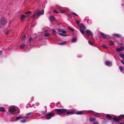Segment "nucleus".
I'll list each match as a JSON object with an SVG mask.
<instances>
[{
  "label": "nucleus",
  "mask_w": 124,
  "mask_h": 124,
  "mask_svg": "<svg viewBox=\"0 0 124 124\" xmlns=\"http://www.w3.org/2000/svg\"><path fill=\"white\" fill-rule=\"evenodd\" d=\"M25 118L26 119H27V118H28V117H23V118Z\"/></svg>",
  "instance_id": "603ef678"
},
{
  "label": "nucleus",
  "mask_w": 124,
  "mask_h": 124,
  "mask_svg": "<svg viewBox=\"0 0 124 124\" xmlns=\"http://www.w3.org/2000/svg\"><path fill=\"white\" fill-rule=\"evenodd\" d=\"M54 114L52 113H50L45 115V116H46V119L47 120H49L50 119L52 116H54Z\"/></svg>",
  "instance_id": "20e7f679"
},
{
  "label": "nucleus",
  "mask_w": 124,
  "mask_h": 124,
  "mask_svg": "<svg viewBox=\"0 0 124 124\" xmlns=\"http://www.w3.org/2000/svg\"><path fill=\"white\" fill-rule=\"evenodd\" d=\"M2 54V51H0V55Z\"/></svg>",
  "instance_id": "3c124183"
},
{
  "label": "nucleus",
  "mask_w": 124,
  "mask_h": 124,
  "mask_svg": "<svg viewBox=\"0 0 124 124\" xmlns=\"http://www.w3.org/2000/svg\"><path fill=\"white\" fill-rule=\"evenodd\" d=\"M95 119L93 118H91L90 119V120L91 121L93 122L95 120Z\"/></svg>",
  "instance_id": "bb28decb"
},
{
  "label": "nucleus",
  "mask_w": 124,
  "mask_h": 124,
  "mask_svg": "<svg viewBox=\"0 0 124 124\" xmlns=\"http://www.w3.org/2000/svg\"><path fill=\"white\" fill-rule=\"evenodd\" d=\"M20 48L21 49H23L24 47L25 46V45L24 44H22L20 45Z\"/></svg>",
  "instance_id": "a211bd4d"
},
{
  "label": "nucleus",
  "mask_w": 124,
  "mask_h": 124,
  "mask_svg": "<svg viewBox=\"0 0 124 124\" xmlns=\"http://www.w3.org/2000/svg\"><path fill=\"white\" fill-rule=\"evenodd\" d=\"M113 36L117 38H119L120 37V35L117 34H113Z\"/></svg>",
  "instance_id": "2eb2a0df"
},
{
  "label": "nucleus",
  "mask_w": 124,
  "mask_h": 124,
  "mask_svg": "<svg viewBox=\"0 0 124 124\" xmlns=\"http://www.w3.org/2000/svg\"><path fill=\"white\" fill-rule=\"evenodd\" d=\"M66 44V42H63L59 43L58 44L59 45H64Z\"/></svg>",
  "instance_id": "393cba45"
},
{
  "label": "nucleus",
  "mask_w": 124,
  "mask_h": 124,
  "mask_svg": "<svg viewBox=\"0 0 124 124\" xmlns=\"http://www.w3.org/2000/svg\"><path fill=\"white\" fill-rule=\"evenodd\" d=\"M55 111L57 112V114L59 115L67 111V110L65 109H55Z\"/></svg>",
  "instance_id": "f03ea898"
},
{
  "label": "nucleus",
  "mask_w": 124,
  "mask_h": 124,
  "mask_svg": "<svg viewBox=\"0 0 124 124\" xmlns=\"http://www.w3.org/2000/svg\"><path fill=\"white\" fill-rule=\"evenodd\" d=\"M37 15L36 13H35L32 16V18H33L34 16L36 15Z\"/></svg>",
  "instance_id": "37998d69"
},
{
  "label": "nucleus",
  "mask_w": 124,
  "mask_h": 124,
  "mask_svg": "<svg viewBox=\"0 0 124 124\" xmlns=\"http://www.w3.org/2000/svg\"><path fill=\"white\" fill-rule=\"evenodd\" d=\"M23 117H17L16 118V119L14 120L15 121H16V120H18L21 119H22L23 118Z\"/></svg>",
  "instance_id": "4be33fe9"
},
{
  "label": "nucleus",
  "mask_w": 124,
  "mask_h": 124,
  "mask_svg": "<svg viewBox=\"0 0 124 124\" xmlns=\"http://www.w3.org/2000/svg\"><path fill=\"white\" fill-rule=\"evenodd\" d=\"M60 12L62 13H64L65 12V10L63 9L60 10Z\"/></svg>",
  "instance_id": "e433bc0d"
},
{
  "label": "nucleus",
  "mask_w": 124,
  "mask_h": 124,
  "mask_svg": "<svg viewBox=\"0 0 124 124\" xmlns=\"http://www.w3.org/2000/svg\"><path fill=\"white\" fill-rule=\"evenodd\" d=\"M76 22L78 23H79V22L78 21H77Z\"/></svg>",
  "instance_id": "864d4df0"
},
{
  "label": "nucleus",
  "mask_w": 124,
  "mask_h": 124,
  "mask_svg": "<svg viewBox=\"0 0 124 124\" xmlns=\"http://www.w3.org/2000/svg\"><path fill=\"white\" fill-rule=\"evenodd\" d=\"M52 30L54 32V34L55 35L56 33L55 30L54 29H52Z\"/></svg>",
  "instance_id": "c9c22d12"
},
{
  "label": "nucleus",
  "mask_w": 124,
  "mask_h": 124,
  "mask_svg": "<svg viewBox=\"0 0 124 124\" xmlns=\"http://www.w3.org/2000/svg\"><path fill=\"white\" fill-rule=\"evenodd\" d=\"M49 19L50 21L53 20L54 19V16H51L49 18Z\"/></svg>",
  "instance_id": "aec40b11"
},
{
  "label": "nucleus",
  "mask_w": 124,
  "mask_h": 124,
  "mask_svg": "<svg viewBox=\"0 0 124 124\" xmlns=\"http://www.w3.org/2000/svg\"><path fill=\"white\" fill-rule=\"evenodd\" d=\"M25 15H28L29 16V15L31 14V11H28L27 12H25Z\"/></svg>",
  "instance_id": "6ab92c4d"
},
{
  "label": "nucleus",
  "mask_w": 124,
  "mask_h": 124,
  "mask_svg": "<svg viewBox=\"0 0 124 124\" xmlns=\"http://www.w3.org/2000/svg\"><path fill=\"white\" fill-rule=\"evenodd\" d=\"M77 40V39L76 38H74L72 40V41L73 42H76Z\"/></svg>",
  "instance_id": "72a5a7b5"
},
{
  "label": "nucleus",
  "mask_w": 124,
  "mask_h": 124,
  "mask_svg": "<svg viewBox=\"0 0 124 124\" xmlns=\"http://www.w3.org/2000/svg\"><path fill=\"white\" fill-rule=\"evenodd\" d=\"M75 15H76V16H78V15H77V14H76Z\"/></svg>",
  "instance_id": "13d9d810"
},
{
  "label": "nucleus",
  "mask_w": 124,
  "mask_h": 124,
  "mask_svg": "<svg viewBox=\"0 0 124 124\" xmlns=\"http://www.w3.org/2000/svg\"><path fill=\"white\" fill-rule=\"evenodd\" d=\"M119 118L121 119H122L124 118V115H121L119 116Z\"/></svg>",
  "instance_id": "412c9836"
},
{
  "label": "nucleus",
  "mask_w": 124,
  "mask_h": 124,
  "mask_svg": "<svg viewBox=\"0 0 124 124\" xmlns=\"http://www.w3.org/2000/svg\"><path fill=\"white\" fill-rule=\"evenodd\" d=\"M87 37L92 36L93 34L91 31L89 30H87L85 31Z\"/></svg>",
  "instance_id": "39448f33"
},
{
  "label": "nucleus",
  "mask_w": 124,
  "mask_h": 124,
  "mask_svg": "<svg viewBox=\"0 0 124 124\" xmlns=\"http://www.w3.org/2000/svg\"><path fill=\"white\" fill-rule=\"evenodd\" d=\"M123 48L122 47H121L120 48H117L116 49V51L117 52H120L123 50Z\"/></svg>",
  "instance_id": "f8f14e48"
},
{
  "label": "nucleus",
  "mask_w": 124,
  "mask_h": 124,
  "mask_svg": "<svg viewBox=\"0 0 124 124\" xmlns=\"http://www.w3.org/2000/svg\"><path fill=\"white\" fill-rule=\"evenodd\" d=\"M69 112L70 113V115L75 114V112L74 111H71Z\"/></svg>",
  "instance_id": "c85d7f7f"
},
{
  "label": "nucleus",
  "mask_w": 124,
  "mask_h": 124,
  "mask_svg": "<svg viewBox=\"0 0 124 124\" xmlns=\"http://www.w3.org/2000/svg\"><path fill=\"white\" fill-rule=\"evenodd\" d=\"M101 36L103 38H107L108 39H110V37L108 35H105L103 33L101 32Z\"/></svg>",
  "instance_id": "423d86ee"
},
{
  "label": "nucleus",
  "mask_w": 124,
  "mask_h": 124,
  "mask_svg": "<svg viewBox=\"0 0 124 124\" xmlns=\"http://www.w3.org/2000/svg\"><path fill=\"white\" fill-rule=\"evenodd\" d=\"M58 34L62 36H63V37H65V36H67V35H65L64 34H62L61 33H58Z\"/></svg>",
  "instance_id": "c756f323"
},
{
  "label": "nucleus",
  "mask_w": 124,
  "mask_h": 124,
  "mask_svg": "<svg viewBox=\"0 0 124 124\" xmlns=\"http://www.w3.org/2000/svg\"><path fill=\"white\" fill-rule=\"evenodd\" d=\"M37 37V36H36V37L34 38H32V37H31L30 39L29 40V42L30 43L31 41H33L34 39H35Z\"/></svg>",
  "instance_id": "f3484780"
},
{
  "label": "nucleus",
  "mask_w": 124,
  "mask_h": 124,
  "mask_svg": "<svg viewBox=\"0 0 124 124\" xmlns=\"http://www.w3.org/2000/svg\"><path fill=\"white\" fill-rule=\"evenodd\" d=\"M8 112L10 115H18L20 113L19 108L14 106H11L9 107Z\"/></svg>",
  "instance_id": "f257e3e1"
},
{
  "label": "nucleus",
  "mask_w": 124,
  "mask_h": 124,
  "mask_svg": "<svg viewBox=\"0 0 124 124\" xmlns=\"http://www.w3.org/2000/svg\"><path fill=\"white\" fill-rule=\"evenodd\" d=\"M59 8H61V7H58Z\"/></svg>",
  "instance_id": "6e6d98bb"
},
{
  "label": "nucleus",
  "mask_w": 124,
  "mask_h": 124,
  "mask_svg": "<svg viewBox=\"0 0 124 124\" xmlns=\"http://www.w3.org/2000/svg\"><path fill=\"white\" fill-rule=\"evenodd\" d=\"M58 31L59 32H61L63 33H67V32L63 29H58Z\"/></svg>",
  "instance_id": "6e6552de"
},
{
  "label": "nucleus",
  "mask_w": 124,
  "mask_h": 124,
  "mask_svg": "<svg viewBox=\"0 0 124 124\" xmlns=\"http://www.w3.org/2000/svg\"><path fill=\"white\" fill-rule=\"evenodd\" d=\"M25 35H24L23 36V37L22 40V41H23L25 40Z\"/></svg>",
  "instance_id": "2f4dec72"
},
{
  "label": "nucleus",
  "mask_w": 124,
  "mask_h": 124,
  "mask_svg": "<svg viewBox=\"0 0 124 124\" xmlns=\"http://www.w3.org/2000/svg\"><path fill=\"white\" fill-rule=\"evenodd\" d=\"M113 120L116 121L117 122H119V121L120 120V119H119V117H114L113 118Z\"/></svg>",
  "instance_id": "ddd939ff"
},
{
  "label": "nucleus",
  "mask_w": 124,
  "mask_h": 124,
  "mask_svg": "<svg viewBox=\"0 0 124 124\" xmlns=\"http://www.w3.org/2000/svg\"><path fill=\"white\" fill-rule=\"evenodd\" d=\"M88 42L89 44L91 45H93L94 44L93 43H92L90 41H88Z\"/></svg>",
  "instance_id": "4c0bfd02"
},
{
  "label": "nucleus",
  "mask_w": 124,
  "mask_h": 124,
  "mask_svg": "<svg viewBox=\"0 0 124 124\" xmlns=\"http://www.w3.org/2000/svg\"><path fill=\"white\" fill-rule=\"evenodd\" d=\"M105 64L106 65L108 66H111L112 65L111 63L109 61L105 62Z\"/></svg>",
  "instance_id": "9d476101"
},
{
  "label": "nucleus",
  "mask_w": 124,
  "mask_h": 124,
  "mask_svg": "<svg viewBox=\"0 0 124 124\" xmlns=\"http://www.w3.org/2000/svg\"><path fill=\"white\" fill-rule=\"evenodd\" d=\"M94 116H97V115H94Z\"/></svg>",
  "instance_id": "bf43d9fd"
},
{
  "label": "nucleus",
  "mask_w": 124,
  "mask_h": 124,
  "mask_svg": "<svg viewBox=\"0 0 124 124\" xmlns=\"http://www.w3.org/2000/svg\"><path fill=\"white\" fill-rule=\"evenodd\" d=\"M123 68L122 66H119V69H120V70L121 71H122Z\"/></svg>",
  "instance_id": "f704fd0d"
},
{
  "label": "nucleus",
  "mask_w": 124,
  "mask_h": 124,
  "mask_svg": "<svg viewBox=\"0 0 124 124\" xmlns=\"http://www.w3.org/2000/svg\"><path fill=\"white\" fill-rule=\"evenodd\" d=\"M45 113L43 111L41 112L42 115L44 114Z\"/></svg>",
  "instance_id": "09e8293b"
},
{
  "label": "nucleus",
  "mask_w": 124,
  "mask_h": 124,
  "mask_svg": "<svg viewBox=\"0 0 124 124\" xmlns=\"http://www.w3.org/2000/svg\"><path fill=\"white\" fill-rule=\"evenodd\" d=\"M119 124H123L122 123H119Z\"/></svg>",
  "instance_id": "4d7b16f0"
},
{
  "label": "nucleus",
  "mask_w": 124,
  "mask_h": 124,
  "mask_svg": "<svg viewBox=\"0 0 124 124\" xmlns=\"http://www.w3.org/2000/svg\"><path fill=\"white\" fill-rule=\"evenodd\" d=\"M106 117L108 119H111L112 118V117L110 116L109 114H107L106 116Z\"/></svg>",
  "instance_id": "dca6fc26"
},
{
  "label": "nucleus",
  "mask_w": 124,
  "mask_h": 124,
  "mask_svg": "<svg viewBox=\"0 0 124 124\" xmlns=\"http://www.w3.org/2000/svg\"><path fill=\"white\" fill-rule=\"evenodd\" d=\"M66 114H68L70 115V113L69 111L66 112Z\"/></svg>",
  "instance_id": "c03bdc74"
},
{
  "label": "nucleus",
  "mask_w": 124,
  "mask_h": 124,
  "mask_svg": "<svg viewBox=\"0 0 124 124\" xmlns=\"http://www.w3.org/2000/svg\"><path fill=\"white\" fill-rule=\"evenodd\" d=\"M3 23H2L3 24H5V23H4V22H5V23H6V21L4 20H3Z\"/></svg>",
  "instance_id": "a18cd8bd"
},
{
  "label": "nucleus",
  "mask_w": 124,
  "mask_h": 124,
  "mask_svg": "<svg viewBox=\"0 0 124 124\" xmlns=\"http://www.w3.org/2000/svg\"><path fill=\"white\" fill-rule=\"evenodd\" d=\"M20 121L22 123H24L26 122V119H25L22 120L21 121Z\"/></svg>",
  "instance_id": "7c9ffc66"
},
{
  "label": "nucleus",
  "mask_w": 124,
  "mask_h": 124,
  "mask_svg": "<svg viewBox=\"0 0 124 124\" xmlns=\"http://www.w3.org/2000/svg\"><path fill=\"white\" fill-rule=\"evenodd\" d=\"M85 37V39H86V38Z\"/></svg>",
  "instance_id": "052dcab7"
},
{
  "label": "nucleus",
  "mask_w": 124,
  "mask_h": 124,
  "mask_svg": "<svg viewBox=\"0 0 124 124\" xmlns=\"http://www.w3.org/2000/svg\"><path fill=\"white\" fill-rule=\"evenodd\" d=\"M88 112H89V113H92L93 112H94V111H92V110H89L88 111Z\"/></svg>",
  "instance_id": "58836bf2"
},
{
  "label": "nucleus",
  "mask_w": 124,
  "mask_h": 124,
  "mask_svg": "<svg viewBox=\"0 0 124 124\" xmlns=\"http://www.w3.org/2000/svg\"><path fill=\"white\" fill-rule=\"evenodd\" d=\"M10 121H11V122H13V121L12 120H10Z\"/></svg>",
  "instance_id": "5fc2aeb1"
},
{
  "label": "nucleus",
  "mask_w": 124,
  "mask_h": 124,
  "mask_svg": "<svg viewBox=\"0 0 124 124\" xmlns=\"http://www.w3.org/2000/svg\"><path fill=\"white\" fill-rule=\"evenodd\" d=\"M54 12L55 13H59V12L56 10H54Z\"/></svg>",
  "instance_id": "a19ab883"
},
{
  "label": "nucleus",
  "mask_w": 124,
  "mask_h": 124,
  "mask_svg": "<svg viewBox=\"0 0 124 124\" xmlns=\"http://www.w3.org/2000/svg\"><path fill=\"white\" fill-rule=\"evenodd\" d=\"M68 28L70 29L71 31H74V30L72 28H70V27H68Z\"/></svg>",
  "instance_id": "473e14b6"
},
{
  "label": "nucleus",
  "mask_w": 124,
  "mask_h": 124,
  "mask_svg": "<svg viewBox=\"0 0 124 124\" xmlns=\"http://www.w3.org/2000/svg\"><path fill=\"white\" fill-rule=\"evenodd\" d=\"M121 62L123 64H124V60H123L121 61Z\"/></svg>",
  "instance_id": "de8ad7c7"
},
{
  "label": "nucleus",
  "mask_w": 124,
  "mask_h": 124,
  "mask_svg": "<svg viewBox=\"0 0 124 124\" xmlns=\"http://www.w3.org/2000/svg\"><path fill=\"white\" fill-rule=\"evenodd\" d=\"M102 47L103 48H108V46H107L105 44H104L102 45Z\"/></svg>",
  "instance_id": "cd10ccee"
},
{
  "label": "nucleus",
  "mask_w": 124,
  "mask_h": 124,
  "mask_svg": "<svg viewBox=\"0 0 124 124\" xmlns=\"http://www.w3.org/2000/svg\"><path fill=\"white\" fill-rule=\"evenodd\" d=\"M32 114V113H31H31H28V114H27L26 115L27 116H29V115H30L31 114Z\"/></svg>",
  "instance_id": "ea45409f"
},
{
  "label": "nucleus",
  "mask_w": 124,
  "mask_h": 124,
  "mask_svg": "<svg viewBox=\"0 0 124 124\" xmlns=\"http://www.w3.org/2000/svg\"><path fill=\"white\" fill-rule=\"evenodd\" d=\"M120 44L121 45L122 44V43H121V44Z\"/></svg>",
  "instance_id": "680f3d73"
},
{
  "label": "nucleus",
  "mask_w": 124,
  "mask_h": 124,
  "mask_svg": "<svg viewBox=\"0 0 124 124\" xmlns=\"http://www.w3.org/2000/svg\"><path fill=\"white\" fill-rule=\"evenodd\" d=\"M0 111L2 112H5L6 110L5 108L3 107L0 108Z\"/></svg>",
  "instance_id": "4468645a"
},
{
  "label": "nucleus",
  "mask_w": 124,
  "mask_h": 124,
  "mask_svg": "<svg viewBox=\"0 0 124 124\" xmlns=\"http://www.w3.org/2000/svg\"><path fill=\"white\" fill-rule=\"evenodd\" d=\"M39 103L38 102H36V103H35V105L36 106H39Z\"/></svg>",
  "instance_id": "79ce46f5"
},
{
  "label": "nucleus",
  "mask_w": 124,
  "mask_h": 124,
  "mask_svg": "<svg viewBox=\"0 0 124 124\" xmlns=\"http://www.w3.org/2000/svg\"><path fill=\"white\" fill-rule=\"evenodd\" d=\"M50 36V34L48 33H45L44 34V36L45 37H48Z\"/></svg>",
  "instance_id": "5701e85b"
},
{
  "label": "nucleus",
  "mask_w": 124,
  "mask_h": 124,
  "mask_svg": "<svg viewBox=\"0 0 124 124\" xmlns=\"http://www.w3.org/2000/svg\"><path fill=\"white\" fill-rule=\"evenodd\" d=\"M109 44L110 45H112L114 44V43L113 41L110 40L109 41Z\"/></svg>",
  "instance_id": "a878e982"
},
{
  "label": "nucleus",
  "mask_w": 124,
  "mask_h": 124,
  "mask_svg": "<svg viewBox=\"0 0 124 124\" xmlns=\"http://www.w3.org/2000/svg\"><path fill=\"white\" fill-rule=\"evenodd\" d=\"M44 14V10L43 9L42 11H39L37 13V15L39 16L43 15Z\"/></svg>",
  "instance_id": "0eeeda50"
},
{
  "label": "nucleus",
  "mask_w": 124,
  "mask_h": 124,
  "mask_svg": "<svg viewBox=\"0 0 124 124\" xmlns=\"http://www.w3.org/2000/svg\"><path fill=\"white\" fill-rule=\"evenodd\" d=\"M28 16V15L25 16L24 15H23L21 16V18L22 20L23 21L25 18L26 17H27Z\"/></svg>",
  "instance_id": "1a4fd4ad"
},
{
  "label": "nucleus",
  "mask_w": 124,
  "mask_h": 124,
  "mask_svg": "<svg viewBox=\"0 0 124 124\" xmlns=\"http://www.w3.org/2000/svg\"><path fill=\"white\" fill-rule=\"evenodd\" d=\"M80 28H79V30L81 32L82 34H84L85 33V31L84 30L86 29V27L84 25L82 24H80L79 25Z\"/></svg>",
  "instance_id": "7ed1b4c3"
},
{
  "label": "nucleus",
  "mask_w": 124,
  "mask_h": 124,
  "mask_svg": "<svg viewBox=\"0 0 124 124\" xmlns=\"http://www.w3.org/2000/svg\"><path fill=\"white\" fill-rule=\"evenodd\" d=\"M83 113L81 111H78L77 112L76 114L77 115H81Z\"/></svg>",
  "instance_id": "b1692460"
},
{
  "label": "nucleus",
  "mask_w": 124,
  "mask_h": 124,
  "mask_svg": "<svg viewBox=\"0 0 124 124\" xmlns=\"http://www.w3.org/2000/svg\"><path fill=\"white\" fill-rule=\"evenodd\" d=\"M122 58L124 59V54L122 53H119L118 54Z\"/></svg>",
  "instance_id": "9b49d317"
},
{
  "label": "nucleus",
  "mask_w": 124,
  "mask_h": 124,
  "mask_svg": "<svg viewBox=\"0 0 124 124\" xmlns=\"http://www.w3.org/2000/svg\"><path fill=\"white\" fill-rule=\"evenodd\" d=\"M72 13L75 15L76 14V13L74 12H72Z\"/></svg>",
  "instance_id": "8fccbe9b"
},
{
  "label": "nucleus",
  "mask_w": 124,
  "mask_h": 124,
  "mask_svg": "<svg viewBox=\"0 0 124 124\" xmlns=\"http://www.w3.org/2000/svg\"><path fill=\"white\" fill-rule=\"evenodd\" d=\"M93 124H98V122H95L93 123Z\"/></svg>",
  "instance_id": "49530a36"
}]
</instances>
